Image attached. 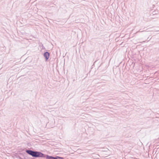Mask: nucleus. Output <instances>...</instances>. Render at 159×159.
Listing matches in <instances>:
<instances>
[{"mask_svg": "<svg viewBox=\"0 0 159 159\" xmlns=\"http://www.w3.org/2000/svg\"><path fill=\"white\" fill-rule=\"evenodd\" d=\"M25 152L27 154L34 158L40 157L46 158L47 159H56L57 158L59 157L58 156L54 157L48 155H45L40 152L33 151L29 149H26Z\"/></svg>", "mask_w": 159, "mask_h": 159, "instance_id": "nucleus-1", "label": "nucleus"}, {"mask_svg": "<svg viewBox=\"0 0 159 159\" xmlns=\"http://www.w3.org/2000/svg\"><path fill=\"white\" fill-rule=\"evenodd\" d=\"M50 56V53L48 52H45L43 54V56L46 61H47L49 59Z\"/></svg>", "mask_w": 159, "mask_h": 159, "instance_id": "nucleus-2", "label": "nucleus"}, {"mask_svg": "<svg viewBox=\"0 0 159 159\" xmlns=\"http://www.w3.org/2000/svg\"><path fill=\"white\" fill-rule=\"evenodd\" d=\"M59 157L58 158H59V159H64V158L63 157Z\"/></svg>", "mask_w": 159, "mask_h": 159, "instance_id": "nucleus-3", "label": "nucleus"}, {"mask_svg": "<svg viewBox=\"0 0 159 159\" xmlns=\"http://www.w3.org/2000/svg\"><path fill=\"white\" fill-rule=\"evenodd\" d=\"M23 158H21V157H19V159H23Z\"/></svg>", "mask_w": 159, "mask_h": 159, "instance_id": "nucleus-4", "label": "nucleus"}, {"mask_svg": "<svg viewBox=\"0 0 159 159\" xmlns=\"http://www.w3.org/2000/svg\"><path fill=\"white\" fill-rule=\"evenodd\" d=\"M23 159H27L25 157H24V158H23Z\"/></svg>", "mask_w": 159, "mask_h": 159, "instance_id": "nucleus-5", "label": "nucleus"}, {"mask_svg": "<svg viewBox=\"0 0 159 159\" xmlns=\"http://www.w3.org/2000/svg\"><path fill=\"white\" fill-rule=\"evenodd\" d=\"M30 158H28L27 159H31Z\"/></svg>", "mask_w": 159, "mask_h": 159, "instance_id": "nucleus-6", "label": "nucleus"}, {"mask_svg": "<svg viewBox=\"0 0 159 159\" xmlns=\"http://www.w3.org/2000/svg\"><path fill=\"white\" fill-rule=\"evenodd\" d=\"M31 159H36V158H31Z\"/></svg>", "mask_w": 159, "mask_h": 159, "instance_id": "nucleus-7", "label": "nucleus"}]
</instances>
